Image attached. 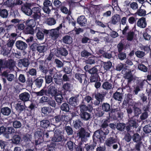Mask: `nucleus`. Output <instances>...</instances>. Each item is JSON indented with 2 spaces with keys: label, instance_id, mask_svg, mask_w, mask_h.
<instances>
[{
  "label": "nucleus",
  "instance_id": "e433bc0d",
  "mask_svg": "<svg viewBox=\"0 0 151 151\" xmlns=\"http://www.w3.org/2000/svg\"><path fill=\"white\" fill-rule=\"evenodd\" d=\"M96 58L95 57L91 56L86 60V63L89 64H93L95 63V61Z\"/></svg>",
  "mask_w": 151,
  "mask_h": 151
},
{
  "label": "nucleus",
  "instance_id": "2f4dec72",
  "mask_svg": "<svg viewBox=\"0 0 151 151\" xmlns=\"http://www.w3.org/2000/svg\"><path fill=\"white\" fill-rule=\"evenodd\" d=\"M125 78L128 80V82H130L133 79V76L132 75L131 71L127 72L125 75Z\"/></svg>",
  "mask_w": 151,
  "mask_h": 151
},
{
  "label": "nucleus",
  "instance_id": "ddd939ff",
  "mask_svg": "<svg viewBox=\"0 0 151 151\" xmlns=\"http://www.w3.org/2000/svg\"><path fill=\"white\" fill-rule=\"evenodd\" d=\"M75 77L81 83H82V80L84 79V83H87V81H86V76L84 74L76 73L75 75Z\"/></svg>",
  "mask_w": 151,
  "mask_h": 151
},
{
  "label": "nucleus",
  "instance_id": "ea45409f",
  "mask_svg": "<svg viewBox=\"0 0 151 151\" xmlns=\"http://www.w3.org/2000/svg\"><path fill=\"white\" fill-rule=\"evenodd\" d=\"M4 3L8 6L11 7L15 5V3L13 0H8L5 2Z\"/></svg>",
  "mask_w": 151,
  "mask_h": 151
},
{
  "label": "nucleus",
  "instance_id": "a19ab883",
  "mask_svg": "<svg viewBox=\"0 0 151 151\" xmlns=\"http://www.w3.org/2000/svg\"><path fill=\"white\" fill-rule=\"evenodd\" d=\"M136 14L139 16H143L146 15V11L145 10L140 8L137 10Z\"/></svg>",
  "mask_w": 151,
  "mask_h": 151
},
{
  "label": "nucleus",
  "instance_id": "37998d69",
  "mask_svg": "<svg viewBox=\"0 0 151 151\" xmlns=\"http://www.w3.org/2000/svg\"><path fill=\"white\" fill-rule=\"evenodd\" d=\"M54 96H55V100L57 102L61 103L62 100V96L61 94L58 93Z\"/></svg>",
  "mask_w": 151,
  "mask_h": 151
},
{
  "label": "nucleus",
  "instance_id": "0e129e2a",
  "mask_svg": "<svg viewBox=\"0 0 151 151\" xmlns=\"http://www.w3.org/2000/svg\"><path fill=\"white\" fill-rule=\"evenodd\" d=\"M15 41L13 40L9 39L6 45L8 47H12L14 45Z\"/></svg>",
  "mask_w": 151,
  "mask_h": 151
},
{
  "label": "nucleus",
  "instance_id": "cd10ccee",
  "mask_svg": "<svg viewBox=\"0 0 151 151\" xmlns=\"http://www.w3.org/2000/svg\"><path fill=\"white\" fill-rule=\"evenodd\" d=\"M48 47L46 45H40L37 47V50L40 52H44L47 51Z\"/></svg>",
  "mask_w": 151,
  "mask_h": 151
},
{
  "label": "nucleus",
  "instance_id": "49530a36",
  "mask_svg": "<svg viewBox=\"0 0 151 151\" xmlns=\"http://www.w3.org/2000/svg\"><path fill=\"white\" fill-rule=\"evenodd\" d=\"M25 32L26 34L33 35L34 33V30L32 27H28L26 29Z\"/></svg>",
  "mask_w": 151,
  "mask_h": 151
},
{
  "label": "nucleus",
  "instance_id": "1a4fd4ad",
  "mask_svg": "<svg viewBox=\"0 0 151 151\" xmlns=\"http://www.w3.org/2000/svg\"><path fill=\"white\" fill-rule=\"evenodd\" d=\"M20 99L24 102H26L29 100L30 97L29 94L27 92H24L19 94Z\"/></svg>",
  "mask_w": 151,
  "mask_h": 151
},
{
  "label": "nucleus",
  "instance_id": "864d4df0",
  "mask_svg": "<svg viewBox=\"0 0 151 151\" xmlns=\"http://www.w3.org/2000/svg\"><path fill=\"white\" fill-rule=\"evenodd\" d=\"M86 134V132L83 129H81L78 134L77 135L82 139L84 137Z\"/></svg>",
  "mask_w": 151,
  "mask_h": 151
},
{
  "label": "nucleus",
  "instance_id": "79ce46f5",
  "mask_svg": "<svg viewBox=\"0 0 151 151\" xmlns=\"http://www.w3.org/2000/svg\"><path fill=\"white\" fill-rule=\"evenodd\" d=\"M8 15V12L5 9L1 10L0 12V16L3 18H6Z\"/></svg>",
  "mask_w": 151,
  "mask_h": 151
},
{
  "label": "nucleus",
  "instance_id": "5701e85b",
  "mask_svg": "<svg viewBox=\"0 0 151 151\" xmlns=\"http://www.w3.org/2000/svg\"><path fill=\"white\" fill-rule=\"evenodd\" d=\"M40 28L39 27H36L35 31L37 32V38L40 40H42L44 38V34L40 31Z\"/></svg>",
  "mask_w": 151,
  "mask_h": 151
},
{
  "label": "nucleus",
  "instance_id": "6e6d98bb",
  "mask_svg": "<svg viewBox=\"0 0 151 151\" xmlns=\"http://www.w3.org/2000/svg\"><path fill=\"white\" fill-rule=\"evenodd\" d=\"M13 125L14 127L16 128H18L20 127L22 125L21 122L17 121H15L14 122Z\"/></svg>",
  "mask_w": 151,
  "mask_h": 151
},
{
  "label": "nucleus",
  "instance_id": "774afa93",
  "mask_svg": "<svg viewBox=\"0 0 151 151\" xmlns=\"http://www.w3.org/2000/svg\"><path fill=\"white\" fill-rule=\"evenodd\" d=\"M65 130L68 135H70L72 134L73 130L69 126H67L65 127Z\"/></svg>",
  "mask_w": 151,
  "mask_h": 151
},
{
  "label": "nucleus",
  "instance_id": "2eb2a0df",
  "mask_svg": "<svg viewBox=\"0 0 151 151\" xmlns=\"http://www.w3.org/2000/svg\"><path fill=\"white\" fill-rule=\"evenodd\" d=\"M143 84V82L142 81L139 82L137 84L135 87H134V90L135 94H137L138 92L140 91L141 89L142 88Z\"/></svg>",
  "mask_w": 151,
  "mask_h": 151
},
{
  "label": "nucleus",
  "instance_id": "09e8293b",
  "mask_svg": "<svg viewBox=\"0 0 151 151\" xmlns=\"http://www.w3.org/2000/svg\"><path fill=\"white\" fill-rule=\"evenodd\" d=\"M136 55L138 58H141L145 55V53L143 52L140 51H137L135 52Z\"/></svg>",
  "mask_w": 151,
  "mask_h": 151
},
{
  "label": "nucleus",
  "instance_id": "4be33fe9",
  "mask_svg": "<svg viewBox=\"0 0 151 151\" xmlns=\"http://www.w3.org/2000/svg\"><path fill=\"white\" fill-rule=\"evenodd\" d=\"M63 42L66 44H69L72 42V38L69 35H66L63 37L62 39Z\"/></svg>",
  "mask_w": 151,
  "mask_h": 151
},
{
  "label": "nucleus",
  "instance_id": "7c9ffc66",
  "mask_svg": "<svg viewBox=\"0 0 151 151\" xmlns=\"http://www.w3.org/2000/svg\"><path fill=\"white\" fill-rule=\"evenodd\" d=\"M134 38V32L132 31L128 32L127 35V39L129 41H132Z\"/></svg>",
  "mask_w": 151,
  "mask_h": 151
},
{
  "label": "nucleus",
  "instance_id": "338daca9",
  "mask_svg": "<svg viewBox=\"0 0 151 151\" xmlns=\"http://www.w3.org/2000/svg\"><path fill=\"white\" fill-rule=\"evenodd\" d=\"M45 81L47 83H51L52 81V78L51 76H46L45 77Z\"/></svg>",
  "mask_w": 151,
  "mask_h": 151
},
{
  "label": "nucleus",
  "instance_id": "a211bd4d",
  "mask_svg": "<svg viewBox=\"0 0 151 151\" xmlns=\"http://www.w3.org/2000/svg\"><path fill=\"white\" fill-rule=\"evenodd\" d=\"M6 133H4V136L6 138L8 139L9 137V134L14 133L15 131L14 129L12 127H8L6 129Z\"/></svg>",
  "mask_w": 151,
  "mask_h": 151
},
{
  "label": "nucleus",
  "instance_id": "bf43d9fd",
  "mask_svg": "<svg viewBox=\"0 0 151 151\" xmlns=\"http://www.w3.org/2000/svg\"><path fill=\"white\" fill-rule=\"evenodd\" d=\"M61 109L63 111L67 112L69 110V107L68 104H62L61 106Z\"/></svg>",
  "mask_w": 151,
  "mask_h": 151
},
{
  "label": "nucleus",
  "instance_id": "69168bd1",
  "mask_svg": "<svg viewBox=\"0 0 151 151\" xmlns=\"http://www.w3.org/2000/svg\"><path fill=\"white\" fill-rule=\"evenodd\" d=\"M102 107L103 110L106 111H108L110 109L109 104H103Z\"/></svg>",
  "mask_w": 151,
  "mask_h": 151
},
{
  "label": "nucleus",
  "instance_id": "f704fd0d",
  "mask_svg": "<svg viewBox=\"0 0 151 151\" xmlns=\"http://www.w3.org/2000/svg\"><path fill=\"white\" fill-rule=\"evenodd\" d=\"M112 66L111 63L110 61H108L104 63L103 67L105 70H107L111 68Z\"/></svg>",
  "mask_w": 151,
  "mask_h": 151
},
{
  "label": "nucleus",
  "instance_id": "de8ad7c7",
  "mask_svg": "<svg viewBox=\"0 0 151 151\" xmlns=\"http://www.w3.org/2000/svg\"><path fill=\"white\" fill-rule=\"evenodd\" d=\"M78 100L76 97H72L69 99V103L70 104H75L77 103Z\"/></svg>",
  "mask_w": 151,
  "mask_h": 151
},
{
  "label": "nucleus",
  "instance_id": "5fc2aeb1",
  "mask_svg": "<svg viewBox=\"0 0 151 151\" xmlns=\"http://www.w3.org/2000/svg\"><path fill=\"white\" fill-rule=\"evenodd\" d=\"M55 63L56 65V66L59 68L62 67L63 65V63L60 60L58 59H55Z\"/></svg>",
  "mask_w": 151,
  "mask_h": 151
},
{
  "label": "nucleus",
  "instance_id": "393cba45",
  "mask_svg": "<svg viewBox=\"0 0 151 151\" xmlns=\"http://www.w3.org/2000/svg\"><path fill=\"white\" fill-rule=\"evenodd\" d=\"M26 24L27 26L29 27H33L36 25V22L33 19H30L27 20L26 22Z\"/></svg>",
  "mask_w": 151,
  "mask_h": 151
},
{
  "label": "nucleus",
  "instance_id": "39448f33",
  "mask_svg": "<svg viewBox=\"0 0 151 151\" xmlns=\"http://www.w3.org/2000/svg\"><path fill=\"white\" fill-rule=\"evenodd\" d=\"M15 45L17 48L21 50L25 49L27 46L25 42L21 40H18L16 41Z\"/></svg>",
  "mask_w": 151,
  "mask_h": 151
},
{
  "label": "nucleus",
  "instance_id": "0eeeda50",
  "mask_svg": "<svg viewBox=\"0 0 151 151\" xmlns=\"http://www.w3.org/2000/svg\"><path fill=\"white\" fill-rule=\"evenodd\" d=\"M43 135V132L40 130L36 131L35 133V143L36 145L39 144L41 141H40V138L42 137Z\"/></svg>",
  "mask_w": 151,
  "mask_h": 151
},
{
  "label": "nucleus",
  "instance_id": "13d9d810",
  "mask_svg": "<svg viewBox=\"0 0 151 151\" xmlns=\"http://www.w3.org/2000/svg\"><path fill=\"white\" fill-rule=\"evenodd\" d=\"M16 109L18 111H22L25 109V104H17Z\"/></svg>",
  "mask_w": 151,
  "mask_h": 151
},
{
  "label": "nucleus",
  "instance_id": "c03bdc74",
  "mask_svg": "<svg viewBox=\"0 0 151 151\" xmlns=\"http://www.w3.org/2000/svg\"><path fill=\"white\" fill-rule=\"evenodd\" d=\"M67 116L65 115H62L61 116H57L55 117V120L56 122H59L60 120L66 121L65 118Z\"/></svg>",
  "mask_w": 151,
  "mask_h": 151
},
{
  "label": "nucleus",
  "instance_id": "c756f323",
  "mask_svg": "<svg viewBox=\"0 0 151 151\" xmlns=\"http://www.w3.org/2000/svg\"><path fill=\"white\" fill-rule=\"evenodd\" d=\"M89 107L86 106L85 104H82L80 106V109L82 113L84 111H87L91 110L92 109V107L90 105H88Z\"/></svg>",
  "mask_w": 151,
  "mask_h": 151
},
{
  "label": "nucleus",
  "instance_id": "f257e3e1",
  "mask_svg": "<svg viewBox=\"0 0 151 151\" xmlns=\"http://www.w3.org/2000/svg\"><path fill=\"white\" fill-rule=\"evenodd\" d=\"M33 3H28L22 6L21 8L22 11L25 14L28 16H30L32 14V9L30 7L34 6Z\"/></svg>",
  "mask_w": 151,
  "mask_h": 151
},
{
  "label": "nucleus",
  "instance_id": "4468645a",
  "mask_svg": "<svg viewBox=\"0 0 151 151\" xmlns=\"http://www.w3.org/2000/svg\"><path fill=\"white\" fill-rule=\"evenodd\" d=\"M77 22L82 26H84L86 24L87 19L84 16H81L78 17L77 19Z\"/></svg>",
  "mask_w": 151,
  "mask_h": 151
},
{
  "label": "nucleus",
  "instance_id": "680f3d73",
  "mask_svg": "<svg viewBox=\"0 0 151 151\" xmlns=\"http://www.w3.org/2000/svg\"><path fill=\"white\" fill-rule=\"evenodd\" d=\"M28 73L32 76H35L36 75L37 72L36 69L32 68L29 69Z\"/></svg>",
  "mask_w": 151,
  "mask_h": 151
},
{
  "label": "nucleus",
  "instance_id": "f3484780",
  "mask_svg": "<svg viewBox=\"0 0 151 151\" xmlns=\"http://www.w3.org/2000/svg\"><path fill=\"white\" fill-rule=\"evenodd\" d=\"M116 139L114 137H110L107 139L105 142L106 145L110 147L116 142Z\"/></svg>",
  "mask_w": 151,
  "mask_h": 151
},
{
  "label": "nucleus",
  "instance_id": "6e6552de",
  "mask_svg": "<svg viewBox=\"0 0 151 151\" xmlns=\"http://www.w3.org/2000/svg\"><path fill=\"white\" fill-rule=\"evenodd\" d=\"M121 17L119 14H116L112 16L111 18V24L116 25L120 22Z\"/></svg>",
  "mask_w": 151,
  "mask_h": 151
},
{
  "label": "nucleus",
  "instance_id": "6ab92c4d",
  "mask_svg": "<svg viewBox=\"0 0 151 151\" xmlns=\"http://www.w3.org/2000/svg\"><path fill=\"white\" fill-rule=\"evenodd\" d=\"M21 140L20 136L18 135H15L13 136L12 141L14 144H18L19 143Z\"/></svg>",
  "mask_w": 151,
  "mask_h": 151
},
{
  "label": "nucleus",
  "instance_id": "4c0bfd02",
  "mask_svg": "<svg viewBox=\"0 0 151 151\" xmlns=\"http://www.w3.org/2000/svg\"><path fill=\"white\" fill-rule=\"evenodd\" d=\"M43 81V79L42 78H37L35 80V83L37 87L40 88L41 86Z\"/></svg>",
  "mask_w": 151,
  "mask_h": 151
},
{
  "label": "nucleus",
  "instance_id": "aec40b11",
  "mask_svg": "<svg viewBox=\"0 0 151 151\" xmlns=\"http://www.w3.org/2000/svg\"><path fill=\"white\" fill-rule=\"evenodd\" d=\"M134 117L132 118L128 122L130 127H132L136 128L138 126L137 120L135 119Z\"/></svg>",
  "mask_w": 151,
  "mask_h": 151
},
{
  "label": "nucleus",
  "instance_id": "c9c22d12",
  "mask_svg": "<svg viewBox=\"0 0 151 151\" xmlns=\"http://www.w3.org/2000/svg\"><path fill=\"white\" fill-rule=\"evenodd\" d=\"M46 23L49 25H52L55 24L56 21L53 18H49L47 19L46 20Z\"/></svg>",
  "mask_w": 151,
  "mask_h": 151
},
{
  "label": "nucleus",
  "instance_id": "4d7b16f0",
  "mask_svg": "<svg viewBox=\"0 0 151 151\" xmlns=\"http://www.w3.org/2000/svg\"><path fill=\"white\" fill-rule=\"evenodd\" d=\"M140 139V137L137 133L134 134L133 137V141L135 142L139 141Z\"/></svg>",
  "mask_w": 151,
  "mask_h": 151
},
{
  "label": "nucleus",
  "instance_id": "9b49d317",
  "mask_svg": "<svg viewBox=\"0 0 151 151\" xmlns=\"http://www.w3.org/2000/svg\"><path fill=\"white\" fill-rule=\"evenodd\" d=\"M147 22L145 18L144 17H142L139 19L137 22V26L141 28H145L147 26Z\"/></svg>",
  "mask_w": 151,
  "mask_h": 151
},
{
  "label": "nucleus",
  "instance_id": "72a5a7b5",
  "mask_svg": "<svg viewBox=\"0 0 151 151\" xmlns=\"http://www.w3.org/2000/svg\"><path fill=\"white\" fill-rule=\"evenodd\" d=\"M74 127L76 129H78L83 125V123L79 120H76L73 122Z\"/></svg>",
  "mask_w": 151,
  "mask_h": 151
},
{
  "label": "nucleus",
  "instance_id": "f03ea898",
  "mask_svg": "<svg viewBox=\"0 0 151 151\" xmlns=\"http://www.w3.org/2000/svg\"><path fill=\"white\" fill-rule=\"evenodd\" d=\"M63 138V132L59 129H57L55 131L52 141L54 142H60L61 141Z\"/></svg>",
  "mask_w": 151,
  "mask_h": 151
},
{
  "label": "nucleus",
  "instance_id": "c85d7f7f",
  "mask_svg": "<svg viewBox=\"0 0 151 151\" xmlns=\"http://www.w3.org/2000/svg\"><path fill=\"white\" fill-rule=\"evenodd\" d=\"M90 114L86 112H83L81 114V118L85 120H88L90 118Z\"/></svg>",
  "mask_w": 151,
  "mask_h": 151
},
{
  "label": "nucleus",
  "instance_id": "423d86ee",
  "mask_svg": "<svg viewBox=\"0 0 151 151\" xmlns=\"http://www.w3.org/2000/svg\"><path fill=\"white\" fill-rule=\"evenodd\" d=\"M29 64V61L27 59L25 58L20 59L18 61V66L21 68L23 66L27 67Z\"/></svg>",
  "mask_w": 151,
  "mask_h": 151
},
{
  "label": "nucleus",
  "instance_id": "b1692460",
  "mask_svg": "<svg viewBox=\"0 0 151 151\" xmlns=\"http://www.w3.org/2000/svg\"><path fill=\"white\" fill-rule=\"evenodd\" d=\"M50 124V122L47 120H43L40 122L41 127L45 128H47L49 126Z\"/></svg>",
  "mask_w": 151,
  "mask_h": 151
},
{
  "label": "nucleus",
  "instance_id": "f8f14e48",
  "mask_svg": "<svg viewBox=\"0 0 151 151\" xmlns=\"http://www.w3.org/2000/svg\"><path fill=\"white\" fill-rule=\"evenodd\" d=\"M59 33V31L57 28L51 29L50 31V34L53 39H56L58 37Z\"/></svg>",
  "mask_w": 151,
  "mask_h": 151
},
{
  "label": "nucleus",
  "instance_id": "603ef678",
  "mask_svg": "<svg viewBox=\"0 0 151 151\" xmlns=\"http://www.w3.org/2000/svg\"><path fill=\"white\" fill-rule=\"evenodd\" d=\"M143 131L146 133L151 132V126L149 125L145 126L143 128Z\"/></svg>",
  "mask_w": 151,
  "mask_h": 151
},
{
  "label": "nucleus",
  "instance_id": "a878e982",
  "mask_svg": "<svg viewBox=\"0 0 151 151\" xmlns=\"http://www.w3.org/2000/svg\"><path fill=\"white\" fill-rule=\"evenodd\" d=\"M112 85L108 82H104L102 85L103 88L106 90H109L112 88Z\"/></svg>",
  "mask_w": 151,
  "mask_h": 151
},
{
  "label": "nucleus",
  "instance_id": "9d476101",
  "mask_svg": "<svg viewBox=\"0 0 151 151\" xmlns=\"http://www.w3.org/2000/svg\"><path fill=\"white\" fill-rule=\"evenodd\" d=\"M10 72L9 70L3 72L2 74L3 76L7 78V79L9 81H12L14 79V75L12 74H8Z\"/></svg>",
  "mask_w": 151,
  "mask_h": 151
},
{
  "label": "nucleus",
  "instance_id": "7ed1b4c3",
  "mask_svg": "<svg viewBox=\"0 0 151 151\" xmlns=\"http://www.w3.org/2000/svg\"><path fill=\"white\" fill-rule=\"evenodd\" d=\"M47 93L52 96H54L57 94L58 90L55 88L54 84L52 83L48 87Z\"/></svg>",
  "mask_w": 151,
  "mask_h": 151
},
{
  "label": "nucleus",
  "instance_id": "58836bf2",
  "mask_svg": "<svg viewBox=\"0 0 151 151\" xmlns=\"http://www.w3.org/2000/svg\"><path fill=\"white\" fill-rule=\"evenodd\" d=\"M58 52L59 53L62 55L64 56H66L68 53V51L64 48H61L60 50H58Z\"/></svg>",
  "mask_w": 151,
  "mask_h": 151
},
{
  "label": "nucleus",
  "instance_id": "3c124183",
  "mask_svg": "<svg viewBox=\"0 0 151 151\" xmlns=\"http://www.w3.org/2000/svg\"><path fill=\"white\" fill-rule=\"evenodd\" d=\"M138 68L139 70L144 72H146L147 71V67L143 64L139 65Z\"/></svg>",
  "mask_w": 151,
  "mask_h": 151
},
{
  "label": "nucleus",
  "instance_id": "412c9836",
  "mask_svg": "<svg viewBox=\"0 0 151 151\" xmlns=\"http://www.w3.org/2000/svg\"><path fill=\"white\" fill-rule=\"evenodd\" d=\"M123 94L117 91L114 93L113 97L115 99L119 101H121L122 99Z\"/></svg>",
  "mask_w": 151,
  "mask_h": 151
},
{
  "label": "nucleus",
  "instance_id": "a18cd8bd",
  "mask_svg": "<svg viewBox=\"0 0 151 151\" xmlns=\"http://www.w3.org/2000/svg\"><path fill=\"white\" fill-rule=\"evenodd\" d=\"M96 100L98 101L97 104H99L100 102H101L103 100L104 96L102 94L100 93H98L96 96Z\"/></svg>",
  "mask_w": 151,
  "mask_h": 151
},
{
  "label": "nucleus",
  "instance_id": "bb28decb",
  "mask_svg": "<svg viewBox=\"0 0 151 151\" xmlns=\"http://www.w3.org/2000/svg\"><path fill=\"white\" fill-rule=\"evenodd\" d=\"M1 112L4 115L8 116L10 114L11 111L10 109L7 107H5L1 109Z\"/></svg>",
  "mask_w": 151,
  "mask_h": 151
},
{
  "label": "nucleus",
  "instance_id": "20e7f679",
  "mask_svg": "<svg viewBox=\"0 0 151 151\" xmlns=\"http://www.w3.org/2000/svg\"><path fill=\"white\" fill-rule=\"evenodd\" d=\"M40 9L38 7H34L32 9V16L35 20L39 19L40 17Z\"/></svg>",
  "mask_w": 151,
  "mask_h": 151
},
{
  "label": "nucleus",
  "instance_id": "e2e57ef3",
  "mask_svg": "<svg viewBox=\"0 0 151 151\" xmlns=\"http://www.w3.org/2000/svg\"><path fill=\"white\" fill-rule=\"evenodd\" d=\"M130 6L132 9L135 10L138 8V5L137 3L133 2L130 4Z\"/></svg>",
  "mask_w": 151,
  "mask_h": 151
},
{
  "label": "nucleus",
  "instance_id": "8fccbe9b",
  "mask_svg": "<svg viewBox=\"0 0 151 151\" xmlns=\"http://www.w3.org/2000/svg\"><path fill=\"white\" fill-rule=\"evenodd\" d=\"M125 127V125L124 124L122 123H120L117 124L116 126L117 129L121 131H122L124 129Z\"/></svg>",
  "mask_w": 151,
  "mask_h": 151
},
{
  "label": "nucleus",
  "instance_id": "473e14b6",
  "mask_svg": "<svg viewBox=\"0 0 151 151\" xmlns=\"http://www.w3.org/2000/svg\"><path fill=\"white\" fill-rule=\"evenodd\" d=\"M39 68L43 73H46L47 71L44 66H43V64L44 63L43 61L41 60L39 61Z\"/></svg>",
  "mask_w": 151,
  "mask_h": 151
},
{
  "label": "nucleus",
  "instance_id": "dca6fc26",
  "mask_svg": "<svg viewBox=\"0 0 151 151\" xmlns=\"http://www.w3.org/2000/svg\"><path fill=\"white\" fill-rule=\"evenodd\" d=\"M62 88L66 92H70L73 88L72 85L68 83L63 84Z\"/></svg>",
  "mask_w": 151,
  "mask_h": 151
},
{
  "label": "nucleus",
  "instance_id": "052dcab7",
  "mask_svg": "<svg viewBox=\"0 0 151 151\" xmlns=\"http://www.w3.org/2000/svg\"><path fill=\"white\" fill-rule=\"evenodd\" d=\"M43 4L44 6L49 7L52 4V3L49 0H45Z\"/></svg>",
  "mask_w": 151,
  "mask_h": 151
}]
</instances>
